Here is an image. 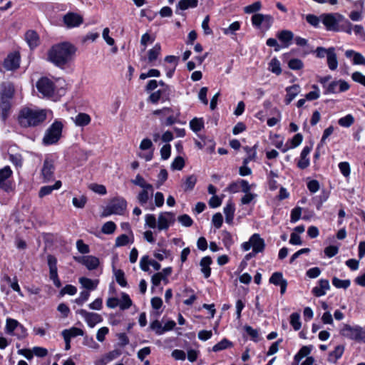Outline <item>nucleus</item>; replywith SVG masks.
Wrapping results in <instances>:
<instances>
[{
  "mask_svg": "<svg viewBox=\"0 0 365 365\" xmlns=\"http://www.w3.org/2000/svg\"><path fill=\"white\" fill-rule=\"evenodd\" d=\"M327 58L329 68L331 71L336 70L338 67V61L334 47L329 48V54L327 56Z\"/></svg>",
  "mask_w": 365,
  "mask_h": 365,
  "instance_id": "cd10ccee",
  "label": "nucleus"
},
{
  "mask_svg": "<svg viewBox=\"0 0 365 365\" xmlns=\"http://www.w3.org/2000/svg\"><path fill=\"white\" fill-rule=\"evenodd\" d=\"M198 0H180L178 2V8L181 10H186L189 8H195L197 6Z\"/></svg>",
  "mask_w": 365,
  "mask_h": 365,
  "instance_id": "a19ab883",
  "label": "nucleus"
},
{
  "mask_svg": "<svg viewBox=\"0 0 365 365\" xmlns=\"http://www.w3.org/2000/svg\"><path fill=\"white\" fill-rule=\"evenodd\" d=\"M91 120L90 115L84 113H78L74 119L75 124L77 126H86L91 123Z\"/></svg>",
  "mask_w": 365,
  "mask_h": 365,
  "instance_id": "2f4dec72",
  "label": "nucleus"
},
{
  "mask_svg": "<svg viewBox=\"0 0 365 365\" xmlns=\"http://www.w3.org/2000/svg\"><path fill=\"white\" fill-rule=\"evenodd\" d=\"M332 284L336 288L346 289L350 286L351 282L349 279H340L336 277L332 279Z\"/></svg>",
  "mask_w": 365,
  "mask_h": 365,
  "instance_id": "5fc2aeb1",
  "label": "nucleus"
},
{
  "mask_svg": "<svg viewBox=\"0 0 365 365\" xmlns=\"http://www.w3.org/2000/svg\"><path fill=\"white\" fill-rule=\"evenodd\" d=\"M269 283L280 287V292L284 294L286 292L287 282L283 278L282 272H274L269 278Z\"/></svg>",
  "mask_w": 365,
  "mask_h": 365,
  "instance_id": "dca6fc26",
  "label": "nucleus"
},
{
  "mask_svg": "<svg viewBox=\"0 0 365 365\" xmlns=\"http://www.w3.org/2000/svg\"><path fill=\"white\" fill-rule=\"evenodd\" d=\"M340 334L351 340L365 343V329L359 326L344 324L340 330Z\"/></svg>",
  "mask_w": 365,
  "mask_h": 365,
  "instance_id": "423d86ee",
  "label": "nucleus"
},
{
  "mask_svg": "<svg viewBox=\"0 0 365 365\" xmlns=\"http://www.w3.org/2000/svg\"><path fill=\"white\" fill-rule=\"evenodd\" d=\"M303 66V62L299 58H292L288 62L289 68L292 70H299Z\"/></svg>",
  "mask_w": 365,
  "mask_h": 365,
  "instance_id": "bf43d9fd",
  "label": "nucleus"
},
{
  "mask_svg": "<svg viewBox=\"0 0 365 365\" xmlns=\"http://www.w3.org/2000/svg\"><path fill=\"white\" fill-rule=\"evenodd\" d=\"M63 23L68 28L79 26L83 24V19L82 16L74 12H69L63 16Z\"/></svg>",
  "mask_w": 365,
  "mask_h": 365,
  "instance_id": "ddd939ff",
  "label": "nucleus"
},
{
  "mask_svg": "<svg viewBox=\"0 0 365 365\" xmlns=\"http://www.w3.org/2000/svg\"><path fill=\"white\" fill-rule=\"evenodd\" d=\"M240 28V24L238 21L232 23L228 28L223 29V33L226 35L234 34Z\"/></svg>",
  "mask_w": 365,
  "mask_h": 365,
  "instance_id": "680f3d73",
  "label": "nucleus"
},
{
  "mask_svg": "<svg viewBox=\"0 0 365 365\" xmlns=\"http://www.w3.org/2000/svg\"><path fill=\"white\" fill-rule=\"evenodd\" d=\"M290 324L295 331L301 329L302 324L300 322V315L297 312L292 313L290 315Z\"/></svg>",
  "mask_w": 365,
  "mask_h": 365,
  "instance_id": "c03bdc74",
  "label": "nucleus"
},
{
  "mask_svg": "<svg viewBox=\"0 0 365 365\" xmlns=\"http://www.w3.org/2000/svg\"><path fill=\"white\" fill-rule=\"evenodd\" d=\"M277 37L279 41L284 43L285 46L287 47L290 44V42L294 37V34L290 31L284 30L278 34Z\"/></svg>",
  "mask_w": 365,
  "mask_h": 365,
  "instance_id": "f704fd0d",
  "label": "nucleus"
},
{
  "mask_svg": "<svg viewBox=\"0 0 365 365\" xmlns=\"http://www.w3.org/2000/svg\"><path fill=\"white\" fill-rule=\"evenodd\" d=\"M150 328L155 332L158 335H161L164 333L163 331V326L158 320L153 321L150 325Z\"/></svg>",
  "mask_w": 365,
  "mask_h": 365,
  "instance_id": "052dcab7",
  "label": "nucleus"
},
{
  "mask_svg": "<svg viewBox=\"0 0 365 365\" xmlns=\"http://www.w3.org/2000/svg\"><path fill=\"white\" fill-rule=\"evenodd\" d=\"M115 230L116 225L112 221L106 222L101 227V232L106 235H111L115 231Z\"/></svg>",
  "mask_w": 365,
  "mask_h": 365,
  "instance_id": "864d4df0",
  "label": "nucleus"
},
{
  "mask_svg": "<svg viewBox=\"0 0 365 365\" xmlns=\"http://www.w3.org/2000/svg\"><path fill=\"white\" fill-rule=\"evenodd\" d=\"M190 128L194 132H198L204 127V122L202 118H195L190 122Z\"/></svg>",
  "mask_w": 365,
  "mask_h": 365,
  "instance_id": "de8ad7c7",
  "label": "nucleus"
},
{
  "mask_svg": "<svg viewBox=\"0 0 365 365\" xmlns=\"http://www.w3.org/2000/svg\"><path fill=\"white\" fill-rule=\"evenodd\" d=\"M153 191L154 190L153 185H150V188H142V190L138 193L137 196L138 202L141 205H145L148 202L150 197L153 196Z\"/></svg>",
  "mask_w": 365,
  "mask_h": 365,
  "instance_id": "5701e85b",
  "label": "nucleus"
},
{
  "mask_svg": "<svg viewBox=\"0 0 365 365\" xmlns=\"http://www.w3.org/2000/svg\"><path fill=\"white\" fill-rule=\"evenodd\" d=\"M132 306V300L128 294L123 292L121 299H119V307L122 310L128 309Z\"/></svg>",
  "mask_w": 365,
  "mask_h": 365,
  "instance_id": "ea45409f",
  "label": "nucleus"
},
{
  "mask_svg": "<svg viewBox=\"0 0 365 365\" xmlns=\"http://www.w3.org/2000/svg\"><path fill=\"white\" fill-rule=\"evenodd\" d=\"M161 47L159 43L155 44L153 48L148 51V60L150 63L155 61L160 53Z\"/></svg>",
  "mask_w": 365,
  "mask_h": 365,
  "instance_id": "58836bf2",
  "label": "nucleus"
},
{
  "mask_svg": "<svg viewBox=\"0 0 365 365\" xmlns=\"http://www.w3.org/2000/svg\"><path fill=\"white\" fill-rule=\"evenodd\" d=\"M36 88L43 96L57 98L65 94V89L61 86L58 87L51 79L43 77L36 83Z\"/></svg>",
  "mask_w": 365,
  "mask_h": 365,
  "instance_id": "7ed1b4c3",
  "label": "nucleus"
},
{
  "mask_svg": "<svg viewBox=\"0 0 365 365\" xmlns=\"http://www.w3.org/2000/svg\"><path fill=\"white\" fill-rule=\"evenodd\" d=\"M20 55L17 52L9 53L4 61V67L8 71L16 70L19 67Z\"/></svg>",
  "mask_w": 365,
  "mask_h": 365,
  "instance_id": "4468645a",
  "label": "nucleus"
},
{
  "mask_svg": "<svg viewBox=\"0 0 365 365\" xmlns=\"http://www.w3.org/2000/svg\"><path fill=\"white\" fill-rule=\"evenodd\" d=\"M244 150L246 151V153H250V155L247 156L243 160V165H246L252 160H254L256 158V150L255 147L250 148L248 146H246L244 148Z\"/></svg>",
  "mask_w": 365,
  "mask_h": 365,
  "instance_id": "603ef678",
  "label": "nucleus"
},
{
  "mask_svg": "<svg viewBox=\"0 0 365 365\" xmlns=\"http://www.w3.org/2000/svg\"><path fill=\"white\" fill-rule=\"evenodd\" d=\"M261 3L259 1H256L252 4L248 5L244 8V11L246 14H252L256 11H258L261 9Z\"/></svg>",
  "mask_w": 365,
  "mask_h": 365,
  "instance_id": "e2e57ef3",
  "label": "nucleus"
},
{
  "mask_svg": "<svg viewBox=\"0 0 365 365\" xmlns=\"http://www.w3.org/2000/svg\"><path fill=\"white\" fill-rule=\"evenodd\" d=\"M212 261L210 257H205L200 260V265L201 267V272L205 278H208L211 274L210 264Z\"/></svg>",
  "mask_w": 365,
  "mask_h": 365,
  "instance_id": "c85d7f7f",
  "label": "nucleus"
},
{
  "mask_svg": "<svg viewBox=\"0 0 365 365\" xmlns=\"http://www.w3.org/2000/svg\"><path fill=\"white\" fill-rule=\"evenodd\" d=\"M76 313L81 315L87 322L88 325L91 328L94 327L97 324L101 322L103 320V318L100 314L94 312H88L84 309H78Z\"/></svg>",
  "mask_w": 365,
  "mask_h": 365,
  "instance_id": "9b49d317",
  "label": "nucleus"
},
{
  "mask_svg": "<svg viewBox=\"0 0 365 365\" xmlns=\"http://www.w3.org/2000/svg\"><path fill=\"white\" fill-rule=\"evenodd\" d=\"M48 113H52V112L46 109L24 107L19 111L17 122L22 128L36 127L46 120Z\"/></svg>",
  "mask_w": 365,
  "mask_h": 365,
  "instance_id": "f257e3e1",
  "label": "nucleus"
},
{
  "mask_svg": "<svg viewBox=\"0 0 365 365\" xmlns=\"http://www.w3.org/2000/svg\"><path fill=\"white\" fill-rule=\"evenodd\" d=\"M127 202L123 198H115L106 206L101 214V217H108L110 215H122L126 209Z\"/></svg>",
  "mask_w": 365,
  "mask_h": 365,
  "instance_id": "0eeeda50",
  "label": "nucleus"
},
{
  "mask_svg": "<svg viewBox=\"0 0 365 365\" xmlns=\"http://www.w3.org/2000/svg\"><path fill=\"white\" fill-rule=\"evenodd\" d=\"M350 88L349 84L344 80L339 79L333 81L327 84L324 94H336L348 91Z\"/></svg>",
  "mask_w": 365,
  "mask_h": 365,
  "instance_id": "6e6552de",
  "label": "nucleus"
},
{
  "mask_svg": "<svg viewBox=\"0 0 365 365\" xmlns=\"http://www.w3.org/2000/svg\"><path fill=\"white\" fill-rule=\"evenodd\" d=\"M47 262L49 267V277L56 287L61 286V281L58 276L57 259L51 255L47 256Z\"/></svg>",
  "mask_w": 365,
  "mask_h": 365,
  "instance_id": "1a4fd4ad",
  "label": "nucleus"
},
{
  "mask_svg": "<svg viewBox=\"0 0 365 365\" xmlns=\"http://www.w3.org/2000/svg\"><path fill=\"white\" fill-rule=\"evenodd\" d=\"M63 125L61 121L56 120L45 131L42 138L44 145L57 143L62 136Z\"/></svg>",
  "mask_w": 365,
  "mask_h": 365,
  "instance_id": "20e7f679",
  "label": "nucleus"
},
{
  "mask_svg": "<svg viewBox=\"0 0 365 365\" xmlns=\"http://www.w3.org/2000/svg\"><path fill=\"white\" fill-rule=\"evenodd\" d=\"M197 182V177L195 175L187 176L183 182L182 186L185 191L192 190Z\"/></svg>",
  "mask_w": 365,
  "mask_h": 365,
  "instance_id": "e433bc0d",
  "label": "nucleus"
},
{
  "mask_svg": "<svg viewBox=\"0 0 365 365\" xmlns=\"http://www.w3.org/2000/svg\"><path fill=\"white\" fill-rule=\"evenodd\" d=\"M61 181L57 180L53 185L41 187L38 192L39 197L42 198L44 196L50 195L53 190H58L61 187Z\"/></svg>",
  "mask_w": 365,
  "mask_h": 365,
  "instance_id": "c756f323",
  "label": "nucleus"
},
{
  "mask_svg": "<svg viewBox=\"0 0 365 365\" xmlns=\"http://www.w3.org/2000/svg\"><path fill=\"white\" fill-rule=\"evenodd\" d=\"M354 118L351 114H348L346 116L341 118L338 120L339 125L344 128L350 127L354 123Z\"/></svg>",
  "mask_w": 365,
  "mask_h": 365,
  "instance_id": "8fccbe9b",
  "label": "nucleus"
},
{
  "mask_svg": "<svg viewBox=\"0 0 365 365\" xmlns=\"http://www.w3.org/2000/svg\"><path fill=\"white\" fill-rule=\"evenodd\" d=\"M312 150V147L305 146L300 155V159L298 161L297 166L300 169H305L309 165V160L307 158Z\"/></svg>",
  "mask_w": 365,
  "mask_h": 365,
  "instance_id": "b1692460",
  "label": "nucleus"
},
{
  "mask_svg": "<svg viewBox=\"0 0 365 365\" xmlns=\"http://www.w3.org/2000/svg\"><path fill=\"white\" fill-rule=\"evenodd\" d=\"M79 262L84 264L89 270L96 269L100 263L98 258L92 255L84 256Z\"/></svg>",
  "mask_w": 365,
  "mask_h": 365,
  "instance_id": "4be33fe9",
  "label": "nucleus"
},
{
  "mask_svg": "<svg viewBox=\"0 0 365 365\" xmlns=\"http://www.w3.org/2000/svg\"><path fill=\"white\" fill-rule=\"evenodd\" d=\"M354 81L359 83L365 86V76L359 71L354 72L351 75Z\"/></svg>",
  "mask_w": 365,
  "mask_h": 365,
  "instance_id": "774afa93",
  "label": "nucleus"
},
{
  "mask_svg": "<svg viewBox=\"0 0 365 365\" xmlns=\"http://www.w3.org/2000/svg\"><path fill=\"white\" fill-rule=\"evenodd\" d=\"M185 166V160L182 157H176L171 164V168L173 170H181Z\"/></svg>",
  "mask_w": 365,
  "mask_h": 365,
  "instance_id": "4d7b16f0",
  "label": "nucleus"
},
{
  "mask_svg": "<svg viewBox=\"0 0 365 365\" xmlns=\"http://www.w3.org/2000/svg\"><path fill=\"white\" fill-rule=\"evenodd\" d=\"M6 331L9 334H12L15 329H21V336H25L26 335V331L24 327L20 324L18 321L13 319H7L6 324Z\"/></svg>",
  "mask_w": 365,
  "mask_h": 365,
  "instance_id": "6ab92c4d",
  "label": "nucleus"
},
{
  "mask_svg": "<svg viewBox=\"0 0 365 365\" xmlns=\"http://www.w3.org/2000/svg\"><path fill=\"white\" fill-rule=\"evenodd\" d=\"M264 19L269 20V15H264L262 14H254L252 17V24L257 27H259L264 22Z\"/></svg>",
  "mask_w": 365,
  "mask_h": 365,
  "instance_id": "49530a36",
  "label": "nucleus"
},
{
  "mask_svg": "<svg viewBox=\"0 0 365 365\" xmlns=\"http://www.w3.org/2000/svg\"><path fill=\"white\" fill-rule=\"evenodd\" d=\"M86 202H87V198L84 195H81L79 197H75L72 200L73 206H75L77 208L84 207Z\"/></svg>",
  "mask_w": 365,
  "mask_h": 365,
  "instance_id": "13d9d810",
  "label": "nucleus"
},
{
  "mask_svg": "<svg viewBox=\"0 0 365 365\" xmlns=\"http://www.w3.org/2000/svg\"><path fill=\"white\" fill-rule=\"evenodd\" d=\"M76 48L68 42L53 46L48 53V59L57 66H63L71 61Z\"/></svg>",
  "mask_w": 365,
  "mask_h": 365,
  "instance_id": "f03ea898",
  "label": "nucleus"
},
{
  "mask_svg": "<svg viewBox=\"0 0 365 365\" xmlns=\"http://www.w3.org/2000/svg\"><path fill=\"white\" fill-rule=\"evenodd\" d=\"M11 106V101L0 99V116L3 120L9 117Z\"/></svg>",
  "mask_w": 365,
  "mask_h": 365,
  "instance_id": "a878e982",
  "label": "nucleus"
},
{
  "mask_svg": "<svg viewBox=\"0 0 365 365\" xmlns=\"http://www.w3.org/2000/svg\"><path fill=\"white\" fill-rule=\"evenodd\" d=\"M224 213L225 215L226 222L232 223L234 218L235 206L232 202H229L224 207Z\"/></svg>",
  "mask_w": 365,
  "mask_h": 365,
  "instance_id": "72a5a7b5",
  "label": "nucleus"
},
{
  "mask_svg": "<svg viewBox=\"0 0 365 365\" xmlns=\"http://www.w3.org/2000/svg\"><path fill=\"white\" fill-rule=\"evenodd\" d=\"M252 248L254 254L263 252L265 247L264 240L260 237L259 234H254L250 237Z\"/></svg>",
  "mask_w": 365,
  "mask_h": 365,
  "instance_id": "a211bd4d",
  "label": "nucleus"
},
{
  "mask_svg": "<svg viewBox=\"0 0 365 365\" xmlns=\"http://www.w3.org/2000/svg\"><path fill=\"white\" fill-rule=\"evenodd\" d=\"M302 139H303V137H302V134H300V133L296 134L291 140L292 145L290 146H288L287 145H286L285 148L282 149V152L284 153L287 150H288L289 148H295V147L298 146L302 143Z\"/></svg>",
  "mask_w": 365,
  "mask_h": 365,
  "instance_id": "3c124183",
  "label": "nucleus"
},
{
  "mask_svg": "<svg viewBox=\"0 0 365 365\" xmlns=\"http://www.w3.org/2000/svg\"><path fill=\"white\" fill-rule=\"evenodd\" d=\"M12 171L9 166L0 170V188L8 192L11 190V184L6 180L11 175Z\"/></svg>",
  "mask_w": 365,
  "mask_h": 365,
  "instance_id": "f3484780",
  "label": "nucleus"
},
{
  "mask_svg": "<svg viewBox=\"0 0 365 365\" xmlns=\"http://www.w3.org/2000/svg\"><path fill=\"white\" fill-rule=\"evenodd\" d=\"M344 16L339 13H328L321 14V22L326 29L329 31H341L340 24Z\"/></svg>",
  "mask_w": 365,
  "mask_h": 365,
  "instance_id": "39448f33",
  "label": "nucleus"
},
{
  "mask_svg": "<svg viewBox=\"0 0 365 365\" xmlns=\"http://www.w3.org/2000/svg\"><path fill=\"white\" fill-rule=\"evenodd\" d=\"M222 240L227 248H230L234 243L232 235L230 232L223 230L221 233Z\"/></svg>",
  "mask_w": 365,
  "mask_h": 365,
  "instance_id": "09e8293b",
  "label": "nucleus"
},
{
  "mask_svg": "<svg viewBox=\"0 0 365 365\" xmlns=\"http://www.w3.org/2000/svg\"><path fill=\"white\" fill-rule=\"evenodd\" d=\"M341 31H344L349 34H351L352 31V24L350 21L343 17V21L341 22L340 24Z\"/></svg>",
  "mask_w": 365,
  "mask_h": 365,
  "instance_id": "338daca9",
  "label": "nucleus"
},
{
  "mask_svg": "<svg viewBox=\"0 0 365 365\" xmlns=\"http://www.w3.org/2000/svg\"><path fill=\"white\" fill-rule=\"evenodd\" d=\"M15 93V88L13 83H3L0 87V99L11 101Z\"/></svg>",
  "mask_w": 365,
  "mask_h": 365,
  "instance_id": "2eb2a0df",
  "label": "nucleus"
},
{
  "mask_svg": "<svg viewBox=\"0 0 365 365\" xmlns=\"http://www.w3.org/2000/svg\"><path fill=\"white\" fill-rule=\"evenodd\" d=\"M330 289L329 282L327 279H320L319 286L312 289V293L314 296L319 297L324 295L326 292Z\"/></svg>",
  "mask_w": 365,
  "mask_h": 365,
  "instance_id": "aec40b11",
  "label": "nucleus"
},
{
  "mask_svg": "<svg viewBox=\"0 0 365 365\" xmlns=\"http://www.w3.org/2000/svg\"><path fill=\"white\" fill-rule=\"evenodd\" d=\"M88 187L93 192L98 193L100 195H105L106 193V188L103 185L91 183L88 185Z\"/></svg>",
  "mask_w": 365,
  "mask_h": 365,
  "instance_id": "0e129e2a",
  "label": "nucleus"
},
{
  "mask_svg": "<svg viewBox=\"0 0 365 365\" xmlns=\"http://www.w3.org/2000/svg\"><path fill=\"white\" fill-rule=\"evenodd\" d=\"M300 86L297 84H294L292 86L287 87L286 88L287 95L284 100L286 104H289L300 93Z\"/></svg>",
  "mask_w": 365,
  "mask_h": 365,
  "instance_id": "393cba45",
  "label": "nucleus"
},
{
  "mask_svg": "<svg viewBox=\"0 0 365 365\" xmlns=\"http://www.w3.org/2000/svg\"><path fill=\"white\" fill-rule=\"evenodd\" d=\"M115 272V277L116 282L121 286V287H126L127 285V281L125 278V274L123 270L121 269H116L114 271Z\"/></svg>",
  "mask_w": 365,
  "mask_h": 365,
  "instance_id": "6e6d98bb",
  "label": "nucleus"
},
{
  "mask_svg": "<svg viewBox=\"0 0 365 365\" xmlns=\"http://www.w3.org/2000/svg\"><path fill=\"white\" fill-rule=\"evenodd\" d=\"M269 71L279 76L282 73V68L279 61L277 58H273L269 63Z\"/></svg>",
  "mask_w": 365,
  "mask_h": 365,
  "instance_id": "4c0bfd02",
  "label": "nucleus"
},
{
  "mask_svg": "<svg viewBox=\"0 0 365 365\" xmlns=\"http://www.w3.org/2000/svg\"><path fill=\"white\" fill-rule=\"evenodd\" d=\"M131 182L141 188H150L152 184L148 182L140 175L138 174L135 179L131 180Z\"/></svg>",
  "mask_w": 365,
  "mask_h": 365,
  "instance_id": "a18cd8bd",
  "label": "nucleus"
},
{
  "mask_svg": "<svg viewBox=\"0 0 365 365\" xmlns=\"http://www.w3.org/2000/svg\"><path fill=\"white\" fill-rule=\"evenodd\" d=\"M61 334L67 336L68 338L71 339L78 336H83L84 331L80 328L71 327V329L63 330Z\"/></svg>",
  "mask_w": 365,
  "mask_h": 365,
  "instance_id": "c9c22d12",
  "label": "nucleus"
},
{
  "mask_svg": "<svg viewBox=\"0 0 365 365\" xmlns=\"http://www.w3.org/2000/svg\"><path fill=\"white\" fill-rule=\"evenodd\" d=\"M175 222V215L173 212H161L158 218V229L159 230H166L170 225Z\"/></svg>",
  "mask_w": 365,
  "mask_h": 365,
  "instance_id": "9d476101",
  "label": "nucleus"
},
{
  "mask_svg": "<svg viewBox=\"0 0 365 365\" xmlns=\"http://www.w3.org/2000/svg\"><path fill=\"white\" fill-rule=\"evenodd\" d=\"M98 282L99 281L98 279L93 280L87 277H81L79 279V282L81 284L83 287L89 290L96 289L98 284Z\"/></svg>",
  "mask_w": 365,
  "mask_h": 365,
  "instance_id": "473e14b6",
  "label": "nucleus"
},
{
  "mask_svg": "<svg viewBox=\"0 0 365 365\" xmlns=\"http://www.w3.org/2000/svg\"><path fill=\"white\" fill-rule=\"evenodd\" d=\"M130 242V240L128 235L123 234L120 236H118L115 239V247H122L128 245Z\"/></svg>",
  "mask_w": 365,
  "mask_h": 365,
  "instance_id": "69168bd1",
  "label": "nucleus"
},
{
  "mask_svg": "<svg viewBox=\"0 0 365 365\" xmlns=\"http://www.w3.org/2000/svg\"><path fill=\"white\" fill-rule=\"evenodd\" d=\"M54 163L51 159L46 158L41 169V175L44 182H48L53 178Z\"/></svg>",
  "mask_w": 365,
  "mask_h": 365,
  "instance_id": "f8f14e48",
  "label": "nucleus"
},
{
  "mask_svg": "<svg viewBox=\"0 0 365 365\" xmlns=\"http://www.w3.org/2000/svg\"><path fill=\"white\" fill-rule=\"evenodd\" d=\"M25 38L31 48H36L39 43L38 35L33 30H29L26 33Z\"/></svg>",
  "mask_w": 365,
  "mask_h": 365,
  "instance_id": "bb28decb",
  "label": "nucleus"
},
{
  "mask_svg": "<svg viewBox=\"0 0 365 365\" xmlns=\"http://www.w3.org/2000/svg\"><path fill=\"white\" fill-rule=\"evenodd\" d=\"M232 346V343L230 341L227 339H223L220 342L216 344L212 349V350L215 352H217L222 350H224L225 349H227L229 347H231Z\"/></svg>",
  "mask_w": 365,
  "mask_h": 365,
  "instance_id": "37998d69",
  "label": "nucleus"
},
{
  "mask_svg": "<svg viewBox=\"0 0 365 365\" xmlns=\"http://www.w3.org/2000/svg\"><path fill=\"white\" fill-rule=\"evenodd\" d=\"M312 346H303L298 353L294 356V361H301L304 357L307 356L312 351Z\"/></svg>",
  "mask_w": 365,
  "mask_h": 365,
  "instance_id": "79ce46f5",
  "label": "nucleus"
},
{
  "mask_svg": "<svg viewBox=\"0 0 365 365\" xmlns=\"http://www.w3.org/2000/svg\"><path fill=\"white\" fill-rule=\"evenodd\" d=\"M345 56L346 58L352 59L354 65H365V57L359 52L354 50H347L345 52Z\"/></svg>",
  "mask_w": 365,
  "mask_h": 365,
  "instance_id": "412c9836",
  "label": "nucleus"
},
{
  "mask_svg": "<svg viewBox=\"0 0 365 365\" xmlns=\"http://www.w3.org/2000/svg\"><path fill=\"white\" fill-rule=\"evenodd\" d=\"M344 351V346L342 345H338L335 347L334 350L329 353L328 356V361L331 363L335 364L337 360L341 357Z\"/></svg>",
  "mask_w": 365,
  "mask_h": 365,
  "instance_id": "7c9ffc66",
  "label": "nucleus"
}]
</instances>
